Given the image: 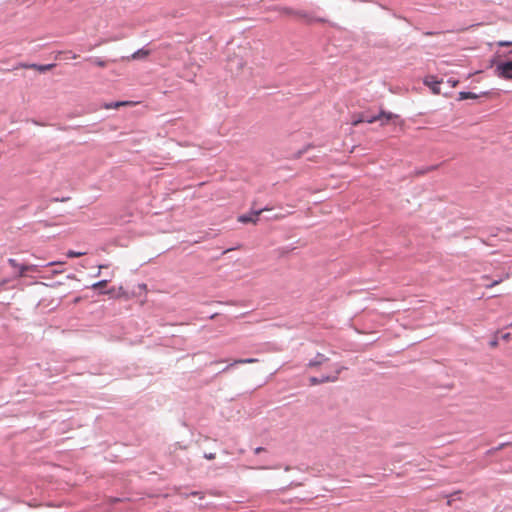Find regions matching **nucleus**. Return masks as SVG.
<instances>
[{"mask_svg": "<svg viewBox=\"0 0 512 512\" xmlns=\"http://www.w3.org/2000/svg\"><path fill=\"white\" fill-rule=\"evenodd\" d=\"M279 13L283 16H291L298 20L305 22L306 24H311L314 22H324L325 20L322 18H317L310 13L303 10H294L289 7H281L277 9Z\"/></svg>", "mask_w": 512, "mask_h": 512, "instance_id": "f257e3e1", "label": "nucleus"}, {"mask_svg": "<svg viewBox=\"0 0 512 512\" xmlns=\"http://www.w3.org/2000/svg\"><path fill=\"white\" fill-rule=\"evenodd\" d=\"M8 263L12 268L18 269L19 277L26 276L27 272H36L37 271L36 265L19 264L17 262V260L13 259V258L8 259Z\"/></svg>", "mask_w": 512, "mask_h": 512, "instance_id": "f03ea898", "label": "nucleus"}, {"mask_svg": "<svg viewBox=\"0 0 512 512\" xmlns=\"http://www.w3.org/2000/svg\"><path fill=\"white\" fill-rule=\"evenodd\" d=\"M267 208H264V209H260V210H256V211H252L250 214H246V215H240L238 217V221L240 223H243V224H246V223H253V224H256L257 221H258V217L260 216V214L263 212V211H266Z\"/></svg>", "mask_w": 512, "mask_h": 512, "instance_id": "7ed1b4c3", "label": "nucleus"}, {"mask_svg": "<svg viewBox=\"0 0 512 512\" xmlns=\"http://www.w3.org/2000/svg\"><path fill=\"white\" fill-rule=\"evenodd\" d=\"M497 71L500 77L512 80V64L510 61L500 63L497 66Z\"/></svg>", "mask_w": 512, "mask_h": 512, "instance_id": "20e7f679", "label": "nucleus"}, {"mask_svg": "<svg viewBox=\"0 0 512 512\" xmlns=\"http://www.w3.org/2000/svg\"><path fill=\"white\" fill-rule=\"evenodd\" d=\"M340 371L337 369L334 375L323 376L322 378L310 377L309 382L311 385H318L325 382H334L338 379Z\"/></svg>", "mask_w": 512, "mask_h": 512, "instance_id": "39448f33", "label": "nucleus"}, {"mask_svg": "<svg viewBox=\"0 0 512 512\" xmlns=\"http://www.w3.org/2000/svg\"><path fill=\"white\" fill-rule=\"evenodd\" d=\"M424 83L432 89L434 94L440 93L439 85L441 84V81L436 80L434 76L426 77Z\"/></svg>", "mask_w": 512, "mask_h": 512, "instance_id": "423d86ee", "label": "nucleus"}, {"mask_svg": "<svg viewBox=\"0 0 512 512\" xmlns=\"http://www.w3.org/2000/svg\"><path fill=\"white\" fill-rule=\"evenodd\" d=\"M136 104H137V102H134V101H118L115 103L105 104L103 107L105 109H117V108H120L123 106H134Z\"/></svg>", "mask_w": 512, "mask_h": 512, "instance_id": "0eeeda50", "label": "nucleus"}, {"mask_svg": "<svg viewBox=\"0 0 512 512\" xmlns=\"http://www.w3.org/2000/svg\"><path fill=\"white\" fill-rule=\"evenodd\" d=\"M24 68H30L37 70L39 72H46L55 67V64H46V65H38V64H30V65H22Z\"/></svg>", "mask_w": 512, "mask_h": 512, "instance_id": "6e6552de", "label": "nucleus"}, {"mask_svg": "<svg viewBox=\"0 0 512 512\" xmlns=\"http://www.w3.org/2000/svg\"><path fill=\"white\" fill-rule=\"evenodd\" d=\"M258 360L255 358H247V359H238L234 360L231 364H229L226 368L223 369V371L228 370L230 367L236 365V364H248V363H255Z\"/></svg>", "mask_w": 512, "mask_h": 512, "instance_id": "1a4fd4ad", "label": "nucleus"}, {"mask_svg": "<svg viewBox=\"0 0 512 512\" xmlns=\"http://www.w3.org/2000/svg\"><path fill=\"white\" fill-rule=\"evenodd\" d=\"M327 361V358L323 354H318L314 360L308 363L309 367H316Z\"/></svg>", "mask_w": 512, "mask_h": 512, "instance_id": "9d476101", "label": "nucleus"}, {"mask_svg": "<svg viewBox=\"0 0 512 512\" xmlns=\"http://www.w3.org/2000/svg\"><path fill=\"white\" fill-rule=\"evenodd\" d=\"M149 54H150L149 50L139 49L138 51H136L135 53L132 54L131 58L132 59L146 58L149 56Z\"/></svg>", "mask_w": 512, "mask_h": 512, "instance_id": "9b49d317", "label": "nucleus"}, {"mask_svg": "<svg viewBox=\"0 0 512 512\" xmlns=\"http://www.w3.org/2000/svg\"><path fill=\"white\" fill-rule=\"evenodd\" d=\"M459 98H460V100L476 99L477 95L472 93V92H460L459 93Z\"/></svg>", "mask_w": 512, "mask_h": 512, "instance_id": "f8f14e48", "label": "nucleus"}, {"mask_svg": "<svg viewBox=\"0 0 512 512\" xmlns=\"http://www.w3.org/2000/svg\"><path fill=\"white\" fill-rule=\"evenodd\" d=\"M379 116H381V120H382V119H385V122H384V123H382L383 125H384L385 123H387L388 121H390L391 119H393L394 117H396L394 114L389 113V112H385V111H381V112L379 113Z\"/></svg>", "mask_w": 512, "mask_h": 512, "instance_id": "ddd939ff", "label": "nucleus"}, {"mask_svg": "<svg viewBox=\"0 0 512 512\" xmlns=\"http://www.w3.org/2000/svg\"><path fill=\"white\" fill-rule=\"evenodd\" d=\"M85 254H86V252H76V251H73V250H69V251L67 252V256H68L69 258L81 257V256H83V255H85Z\"/></svg>", "mask_w": 512, "mask_h": 512, "instance_id": "4468645a", "label": "nucleus"}, {"mask_svg": "<svg viewBox=\"0 0 512 512\" xmlns=\"http://www.w3.org/2000/svg\"><path fill=\"white\" fill-rule=\"evenodd\" d=\"M107 284H108V280H101L97 283H94L91 287H92V289H99V288L106 287Z\"/></svg>", "mask_w": 512, "mask_h": 512, "instance_id": "2eb2a0df", "label": "nucleus"}, {"mask_svg": "<svg viewBox=\"0 0 512 512\" xmlns=\"http://www.w3.org/2000/svg\"><path fill=\"white\" fill-rule=\"evenodd\" d=\"M92 62L99 66V67H106L107 66V61L106 60H102L100 58H94L92 59Z\"/></svg>", "mask_w": 512, "mask_h": 512, "instance_id": "dca6fc26", "label": "nucleus"}, {"mask_svg": "<svg viewBox=\"0 0 512 512\" xmlns=\"http://www.w3.org/2000/svg\"><path fill=\"white\" fill-rule=\"evenodd\" d=\"M458 494H460V492H459V491H458V492H454V493H452V494L448 495V496H447V498H448V500H447V504H448V505H451L452 501H454V500H455V496H456V495H458Z\"/></svg>", "mask_w": 512, "mask_h": 512, "instance_id": "f3484780", "label": "nucleus"}, {"mask_svg": "<svg viewBox=\"0 0 512 512\" xmlns=\"http://www.w3.org/2000/svg\"><path fill=\"white\" fill-rule=\"evenodd\" d=\"M379 120H381V116H379V114L377 116H373V117H370L368 119H365V121L367 123H374V122L379 121Z\"/></svg>", "mask_w": 512, "mask_h": 512, "instance_id": "a211bd4d", "label": "nucleus"}, {"mask_svg": "<svg viewBox=\"0 0 512 512\" xmlns=\"http://www.w3.org/2000/svg\"><path fill=\"white\" fill-rule=\"evenodd\" d=\"M498 45L500 47H508V46H511L512 45V41H499L498 42Z\"/></svg>", "mask_w": 512, "mask_h": 512, "instance_id": "6ab92c4d", "label": "nucleus"}, {"mask_svg": "<svg viewBox=\"0 0 512 512\" xmlns=\"http://www.w3.org/2000/svg\"><path fill=\"white\" fill-rule=\"evenodd\" d=\"M501 281H502L501 279H499V280H495V281H493L491 284L486 285V287H487V288L494 287V286H496V285L500 284V283H501Z\"/></svg>", "mask_w": 512, "mask_h": 512, "instance_id": "aec40b11", "label": "nucleus"}, {"mask_svg": "<svg viewBox=\"0 0 512 512\" xmlns=\"http://www.w3.org/2000/svg\"><path fill=\"white\" fill-rule=\"evenodd\" d=\"M363 121H365V119H363V118L359 117V118H357V119L353 120L352 125H353V126H357L359 123H361V122H363Z\"/></svg>", "mask_w": 512, "mask_h": 512, "instance_id": "412c9836", "label": "nucleus"}, {"mask_svg": "<svg viewBox=\"0 0 512 512\" xmlns=\"http://www.w3.org/2000/svg\"><path fill=\"white\" fill-rule=\"evenodd\" d=\"M64 263L65 262H63V261H54V262L48 263L47 266L62 265Z\"/></svg>", "mask_w": 512, "mask_h": 512, "instance_id": "4be33fe9", "label": "nucleus"}, {"mask_svg": "<svg viewBox=\"0 0 512 512\" xmlns=\"http://www.w3.org/2000/svg\"><path fill=\"white\" fill-rule=\"evenodd\" d=\"M205 458L208 459V460H211V459H214L215 458V454H205Z\"/></svg>", "mask_w": 512, "mask_h": 512, "instance_id": "5701e85b", "label": "nucleus"}, {"mask_svg": "<svg viewBox=\"0 0 512 512\" xmlns=\"http://www.w3.org/2000/svg\"><path fill=\"white\" fill-rule=\"evenodd\" d=\"M262 451H264V448L258 447V448L255 449V454H259Z\"/></svg>", "mask_w": 512, "mask_h": 512, "instance_id": "b1692460", "label": "nucleus"}, {"mask_svg": "<svg viewBox=\"0 0 512 512\" xmlns=\"http://www.w3.org/2000/svg\"><path fill=\"white\" fill-rule=\"evenodd\" d=\"M448 83H450L453 87H455L457 85L458 81L449 80Z\"/></svg>", "mask_w": 512, "mask_h": 512, "instance_id": "393cba45", "label": "nucleus"}, {"mask_svg": "<svg viewBox=\"0 0 512 512\" xmlns=\"http://www.w3.org/2000/svg\"><path fill=\"white\" fill-rule=\"evenodd\" d=\"M62 272H63V271H61V270H54V271L52 272V274H53V275H55V274H59V273H62Z\"/></svg>", "mask_w": 512, "mask_h": 512, "instance_id": "a878e982", "label": "nucleus"}, {"mask_svg": "<svg viewBox=\"0 0 512 512\" xmlns=\"http://www.w3.org/2000/svg\"><path fill=\"white\" fill-rule=\"evenodd\" d=\"M510 63L512 64V60L510 61Z\"/></svg>", "mask_w": 512, "mask_h": 512, "instance_id": "bb28decb", "label": "nucleus"}]
</instances>
